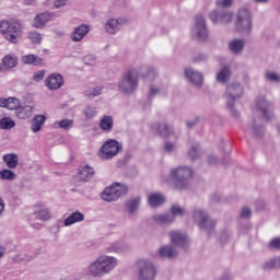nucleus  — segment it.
<instances>
[{"instance_id": "35", "label": "nucleus", "mask_w": 280, "mask_h": 280, "mask_svg": "<svg viewBox=\"0 0 280 280\" xmlns=\"http://www.w3.org/2000/svg\"><path fill=\"white\" fill-rule=\"evenodd\" d=\"M139 73L142 78H147L148 80H154V78H156V69L150 66L140 67Z\"/></svg>"}, {"instance_id": "62", "label": "nucleus", "mask_w": 280, "mask_h": 280, "mask_svg": "<svg viewBox=\"0 0 280 280\" xmlns=\"http://www.w3.org/2000/svg\"><path fill=\"white\" fill-rule=\"evenodd\" d=\"M4 209H5V202H3V199L0 198V215L1 213H3Z\"/></svg>"}, {"instance_id": "33", "label": "nucleus", "mask_w": 280, "mask_h": 280, "mask_svg": "<svg viewBox=\"0 0 280 280\" xmlns=\"http://www.w3.org/2000/svg\"><path fill=\"white\" fill-rule=\"evenodd\" d=\"M84 214L80 211L72 212L67 219H65L63 224L65 226H71L72 224H75L77 222H83Z\"/></svg>"}, {"instance_id": "44", "label": "nucleus", "mask_w": 280, "mask_h": 280, "mask_svg": "<svg viewBox=\"0 0 280 280\" xmlns=\"http://www.w3.org/2000/svg\"><path fill=\"white\" fill-rule=\"evenodd\" d=\"M55 124L58 128H61V130H71V128H73V119H62Z\"/></svg>"}, {"instance_id": "29", "label": "nucleus", "mask_w": 280, "mask_h": 280, "mask_svg": "<svg viewBox=\"0 0 280 280\" xmlns=\"http://www.w3.org/2000/svg\"><path fill=\"white\" fill-rule=\"evenodd\" d=\"M248 132L249 135H252V137H256V138H261L264 137V126H261V124H259V121L257 120H253L252 125L248 127Z\"/></svg>"}, {"instance_id": "12", "label": "nucleus", "mask_w": 280, "mask_h": 280, "mask_svg": "<svg viewBox=\"0 0 280 280\" xmlns=\"http://www.w3.org/2000/svg\"><path fill=\"white\" fill-rule=\"evenodd\" d=\"M192 36L197 37L198 40H207L209 32L207 31V20L205 15L197 14L195 16V25L191 28Z\"/></svg>"}, {"instance_id": "37", "label": "nucleus", "mask_w": 280, "mask_h": 280, "mask_svg": "<svg viewBox=\"0 0 280 280\" xmlns=\"http://www.w3.org/2000/svg\"><path fill=\"white\" fill-rule=\"evenodd\" d=\"M229 80H231V69H229V67H223L217 74V82H220V84H226Z\"/></svg>"}, {"instance_id": "40", "label": "nucleus", "mask_w": 280, "mask_h": 280, "mask_svg": "<svg viewBox=\"0 0 280 280\" xmlns=\"http://www.w3.org/2000/svg\"><path fill=\"white\" fill-rule=\"evenodd\" d=\"M2 65L7 69H14V67H16V65H19V58H16L15 56L7 55L2 59Z\"/></svg>"}, {"instance_id": "24", "label": "nucleus", "mask_w": 280, "mask_h": 280, "mask_svg": "<svg viewBox=\"0 0 280 280\" xmlns=\"http://www.w3.org/2000/svg\"><path fill=\"white\" fill-rule=\"evenodd\" d=\"M2 161L9 170H16L19 167V155L16 153L4 154Z\"/></svg>"}, {"instance_id": "14", "label": "nucleus", "mask_w": 280, "mask_h": 280, "mask_svg": "<svg viewBox=\"0 0 280 280\" xmlns=\"http://www.w3.org/2000/svg\"><path fill=\"white\" fill-rule=\"evenodd\" d=\"M126 23H128V19L126 18L110 19L105 23V31L107 34L115 35L121 30L122 25H126Z\"/></svg>"}, {"instance_id": "22", "label": "nucleus", "mask_w": 280, "mask_h": 280, "mask_svg": "<svg viewBox=\"0 0 280 280\" xmlns=\"http://www.w3.org/2000/svg\"><path fill=\"white\" fill-rule=\"evenodd\" d=\"M35 208L36 210L34 211V215L36 220H42V222H45L51 219V212L49 211V208L40 205L35 206Z\"/></svg>"}, {"instance_id": "32", "label": "nucleus", "mask_w": 280, "mask_h": 280, "mask_svg": "<svg viewBox=\"0 0 280 280\" xmlns=\"http://www.w3.org/2000/svg\"><path fill=\"white\" fill-rule=\"evenodd\" d=\"M45 121H47V117L45 115H35L32 119L31 130L33 132H40Z\"/></svg>"}, {"instance_id": "9", "label": "nucleus", "mask_w": 280, "mask_h": 280, "mask_svg": "<svg viewBox=\"0 0 280 280\" xmlns=\"http://www.w3.org/2000/svg\"><path fill=\"white\" fill-rule=\"evenodd\" d=\"M124 150V147L119 141L115 139L107 140L100 150V156L104 161H110V159H115L119 152Z\"/></svg>"}, {"instance_id": "50", "label": "nucleus", "mask_w": 280, "mask_h": 280, "mask_svg": "<svg viewBox=\"0 0 280 280\" xmlns=\"http://www.w3.org/2000/svg\"><path fill=\"white\" fill-rule=\"evenodd\" d=\"M233 5V0H218L217 1V8L223 9L224 8H231Z\"/></svg>"}, {"instance_id": "3", "label": "nucleus", "mask_w": 280, "mask_h": 280, "mask_svg": "<svg viewBox=\"0 0 280 280\" xmlns=\"http://www.w3.org/2000/svg\"><path fill=\"white\" fill-rule=\"evenodd\" d=\"M0 34L5 40H9V43L16 45L21 40V36H23V28L19 21L2 20L0 22Z\"/></svg>"}, {"instance_id": "39", "label": "nucleus", "mask_w": 280, "mask_h": 280, "mask_svg": "<svg viewBox=\"0 0 280 280\" xmlns=\"http://www.w3.org/2000/svg\"><path fill=\"white\" fill-rule=\"evenodd\" d=\"M202 151L200 150V144L198 143L192 144L187 153V156L190 159V161H196L200 159Z\"/></svg>"}, {"instance_id": "38", "label": "nucleus", "mask_w": 280, "mask_h": 280, "mask_svg": "<svg viewBox=\"0 0 280 280\" xmlns=\"http://www.w3.org/2000/svg\"><path fill=\"white\" fill-rule=\"evenodd\" d=\"M262 270H277L280 268V256L271 258L261 265Z\"/></svg>"}, {"instance_id": "2", "label": "nucleus", "mask_w": 280, "mask_h": 280, "mask_svg": "<svg viewBox=\"0 0 280 280\" xmlns=\"http://www.w3.org/2000/svg\"><path fill=\"white\" fill-rule=\"evenodd\" d=\"M194 177V170L189 166H177L170 172V180L173 183V187L182 191L189 187V182Z\"/></svg>"}, {"instance_id": "23", "label": "nucleus", "mask_w": 280, "mask_h": 280, "mask_svg": "<svg viewBox=\"0 0 280 280\" xmlns=\"http://www.w3.org/2000/svg\"><path fill=\"white\" fill-rule=\"evenodd\" d=\"M152 130L158 132L161 137H170V133L173 132L172 127L167 122H155L152 125Z\"/></svg>"}, {"instance_id": "57", "label": "nucleus", "mask_w": 280, "mask_h": 280, "mask_svg": "<svg viewBox=\"0 0 280 280\" xmlns=\"http://www.w3.org/2000/svg\"><path fill=\"white\" fill-rule=\"evenodd\" d=\"M205 60H207V55L205 54H198L192 59L194 62H205Z\"/></svg>"}, {"instance_id": "19", "label": "nucleus", "mask_w": 280, "mask_h": 280, "mask_svg": "<svg viewBox=\"0 0 280 280\" xmlns=\"http://www.w3.org/2000/svg\"><path fill=\"white\" fill-rule=\"evenodd\" d=\"M159 255L163 259H174L178 257V249L174 245H166L160 248Z\"/></svg>"}, {"instance_id": "10", "label": "nucleus", "mask_w": 280, "mask_h": 280, "mask_svg": "<svg viewBox=\"0 0 280 280\" xmlns=\"http://www.w3.org/2000/svg\"><path fill=\"white\" fill-rule=\"evenodd\" d=\"M126 194H128V187L116 184V186L105 188L102 194V199L105 202H115L116 200H119L121 196H126Z\"/></svg>"}, {"instance_id": "13", "label": "nucleus", "mask_w": 280, "mask_h": 280, "mask_svg": "<svg viewBox=\"0 0 280 280\" xmlns=\"http://www.w3.org/2000/svg\"><path fill=\"white\" fill-rule=\"evenodd\" d=\"M256 108L259 110V113H261L264 119L267 121H270L272 117H275V114H272V103L266 101V97L264 96H260L256 100Z\"/></svg>"}, {"instance_id": "28", "label": "nucleus", "mask_w": 280, "mask_h": 280, "mask_svg": "<svg viewBox=\"0 0 280 280\" xmlns=\"http://www.w3.org/2000/svg\"><path fill=\"white\" fill-rule=\"evenodd\" d=\"M148 202L150 207H152L153 209H156V207H161V205L165 202V196H163L160 192H152L148 197Z\"/></svg>"}, {"instance_id": "7", "label": "nucleus", "mask_w": 280, "mask_h": 280, "mask_svg": "<svg viewBox=\"0 0 280 280\" xmlns=\"http://www.w3.org/2000/svg\"><path fill=\"white\" fill-rule=\"evenodd\" d=\"M192 218L199 229L207 231L208 235L213 233L215 229V221L209 218V212L202 209H196L192 212Z\"/></svg>"}, {"instance_id": "18", "label": "nucleus", "mask_w": 280, "mask_h": 280, "mask_svg": "<svg viewBox=\"0 0 280 280\" xmlns=\"http://www.w3.org/2000/svg\"><path fill=\"white\" fill-rule=\"evenodd\" d=\"M185 77L190 82V84H192V86H202V73L194 70V68H186Z\"/></svg>"}, {"instance_id": "41", "label": "nucleus", "mask_w": 280, "mask_h": 280, "mask_svg": "<svg viewBox=\"0 0 280 280\" xmlns=\"http://www.w3.org/2000/svg\"><path fill=\"white\" fill-rule=\"evenodd\" d=\"M14 126H16V122H14L10 117H3L0 119V130H12Z\"/></svg>"}, {"instance_id": "42", "label": "nucleus", "mask_w": 280, "mask_h": 280, "mask_svg": "<svg viewBox=\"0 0 280 280\" xmlns=\"http://www.w3.org/2000/svg\"><path fill=\"white\" fill-rule=\"evenodd\" d=\"M0 178L1 180H16V174L10 168H4L0 171Z\"/></svg>"}, {"instance_id": "58", "label": "nucleus", "mask_w": 280, "mask_h": 280, "mask_svg": "<svg viewBox=\"0 0 280 280\" xmlns=\"http://www.w3.org/2000/svg\"><path fill=\"white\" fill-rule=\"evenodd\" d=\"M164 150L165 152H174V150H176V144L172 142H165Z\"/></svg>"}, {"instance_id": "46", "label": "nucleus", "mask_w": 280, "mask_h": 280, "mask_svg": "<svg viewBox=\"0 0 280 280\" xmlns=\"http://www.w3.org/2000/svg\"><path fill=\"white\" fill-rule=\"evenodd\" d=\"M171 215H173V218H176V215H178L179 218H183V215H185V208L178 206V205H173L171 207Z\"/></svg>"}, {"instance_id": "25", "label": "nucleus", "mask_w": 280, "mask_h": 280, "mask_svg": "<svg viewBox=\"0 0 280 280\" xmlns=\"http://www.w3.org/2000/svg\"><path fill=\"white\" fill-rule=\"evenodd\" d=\"M22 62H24V65H33V67H43L45 65V59L38 57V55H24L22 57Z\"/></svg>"}, {"instance_id": "31", "label": "nucleus", "mask_w": 280, "mask_h": 280, "mask_svg": "<svg viewBox=\"0 0 280 280\" xmlns=\"http://www.w3.org/2000/svg\"><path fill=\"white\" fill-rule=\"evenodd\" d=\"M113 126H115V120L113 116H103L100 121V128L103 132H113Z\"/></svg>"}, {"instance_id": "30", "label": "nucleus", "mask_w": 280, "mask_h": 280, "mask_svg": "<svg viewBox=\"0 0 280 280\" xmlns=\"http://www.w3.org/2000/svg\"><path fill=\"white\" fill-rule=\"evenodd\" d=\"M245 43L244 39H232L229 43V49L232 54H235L238 56V54H242L244 51Z\"/></svg>"}, {"instance_id": "43", "label": "nucleus", "mask_w": 280, "mask_h": 280, "mask_svg": "<svg viewBox=\"0 0 280 280\" xmlns=\"http://www.w3.org/2000/svg\"><path fill=\"white\" fill-rule=\"evenodd\" d=\"M98 95H102V86H96V88H89L88 90L84 91V96L85 97H97Z\"/></svg>"}, {"instance_id": "26", "label": "nucleus", "mask_w": 280, "mask_h": 280, "mask_svg": "<svg viewBox=\"0 0 280 280\" xmlns=\"http://www.w3.org/2000/svg\"><path fill=\"white\" fill-rule=\"evenodd\" d=\"M141 207V197H133L126 202V209L129 215H135Z\"/></svg>"}, {"instance_id": "16", "label": "nucleus", "mask_w": 280, "mask_h": 280, "mask_svg": "<svg viewBox=\"0 0 280 280\" xmlns=\"http://www.w3.org/2000/svg\"><path fill=\"white\" fill-rule=\"evenodd\" d=\"M89 32H91V28L86 24H81L77 26L70 35L71 42L82 43V40L85 38Z\"/></svg>"}, {"instance_id": "48", "label": "nucleus", "mask_w": 280, "mask_h": 280, "mask_svg": "<svg viewBox=\"0 0 280 280\" xmlns=\"http://www.w3.org/2000/svg\"><path fill=\"white\" fill-rule=\"evenodd\" d=\"M28 38L30 40H32V43L40 45V42L43 40V35H40L38 32H31L28 34Z\"/></svg>"}, {"instance_id": "5", "label": "nucleus", "mask_w": 280, "mask_h": 280, "mask_svg": "<svg viewBox=\"0 0 280 280\" xmlns=\"http://www.w3.org/2000/svg\"><path fill=\"white\" fill-rule=\"evenodd\" d=\"M139 88V72L137 70H127L118 82V89L126 95H132Z\"/></svg>"}, {"instance_id": "64", "label": "nucleus", "mask_w": 280, "mask_h": 280, "mask_svg": "<svg viewBox=\"0 0 280 280\" xmlns=\"http://www.w3.org/2000/svg\"><path fill=\"white\" fill-rule=\"evenodd\" d=\"M222 280H231V277L225 276V277H223V279H222Z\"/></svg>"}, {"instance_id": "55", "label": "nucleus", "mask_w": 280, "mask_h": 280, "mask_svg": "<svg viewBox=\"0 0 280 280\" xmlns=\"http://www.w3.org/2000/svg\"><path fill=\"white\" fill-rule=\"evenodd\" d=\"M19 261H32L34 259V256L27 255V254H21L18 256Z\"/></svg>"}, {"instance_id": "61", "label": "nucleus", "mask_w": 280, "mask_h": 280, "mask_svg": "<svg viewBox=\"0 0 280 280\" xmlns=\"http://www.w3.org/2000/svg\"><path fill=\"white\" fill-rule=\"evenodd\" d=\"M196 124H198V118L186 121L187 128H194V126H196Z\"/></svg>"}, {"instance_id": "51", "label": "nucleus", "mask_w": 280, "mask_h": 280, "mask_svg": "<svg viewBox=\"0 0 280 280\" xmlns=\"http://www.w3.org/2000/svg\"><path fill=\"white\" fill-rule=\"evenodd\" d=\"M34 82H40L45 80V70H39L33 74Z\"/></svg>"}, {"instance_id": "52", "label": "nucleus", "mask_w": 280, "mask_h": 280, "mask_svg": "<svg viewBox=\"0 0 280 280\" xmlns=\"http://www.w3.org/2000/svg\"><path fill=\"white\" fill-rule=\"evenodd\" d=\"M266 79L269 80V82H280V77L279 74L275 72H268L266 74Z\"/></svg>"}, {"instance_id": "60", "label": "nucleus", "mask_w": 280, "mask_h": 280, "mask_svg": "<svg viewBox=\"0 0 280 280\" xmlns=\"http://www.w3.org/2000/svg\"><path fill=\"white\" fill-rule=\"evenodd\" d=\"M218 163V156L210 154L208 155V165H215Z\"/></svg>"}, {"instance_id": "47", "label": "nucleus", "mask_w": 280, "mask_h": 280, "mask_svg": "<svg viewBox=\"0 0 280 280\" xmlns=\"http://www.w3.org/2000/svg\"><path fill=\"white\" fill-rule=\"evenodd\" d=\"M107 253H121L124 250V245L119 242H115L106 248Z\"/></svg>"}, {"instance_id": "1", "label": "nucleus", "mask_w": 280, "mask_h": 280, "mask_svg": "<svg viewBox=\"0 0 280 280\" xmlns=\"http://www.w3.org/2000/svg\"><path fill=\"white\" fill-rule=\"evenodd\" d=\"M117 268V258L113 256H100L88 267V275L94 278L106 277Z\"/></svg>"}, {"instance_id": "17", "label": "nucleus", "mask_w": 280, "mask_h": 280, "mask_svg": "<svg viewBox=\"0 0 280 280\" xmlns=\"http://www.w3.org/2000/svg\"><path fill=\"white\" fill-rule=\"evenodd\" d=\"M46 86L49 91H58L65 84V79L60 73H52L46 79Z\"/></svg>"}, {"instance_id": "4", "label": "nucleus", "mask_w": 280, "mask_h": 280, "mask_svg": "<svg viewBox=\"0 0 280 280\" xmlns=\"http://www.w3.org/2000/svg\"><path fill=\"white\" fill-rule=\"evenodd\" d=\"M242 95H244V88H242V84L231 83L228 85L225 90L226 108L235 119L240 117V113L235 109V102L242 98Z\"/></svg>"}, {"instance_id": "27", "label": "nucleus", "mask_w": 280, "mask_h": 280, "mask_svg": "<svg viewBox=\"0 0 280 280\" xmlns=\"http://www.w3.org/2000/svg\"><path fill=\"white\" fill-rule=\"evenodd\" d=\"M32 113H34V107L31 105H20L15 110V116L18 119H30V117H32Z\"/></svg>"}, {"instance_id": "56", "label": "nucleus", "mask_w": 280, "mask_h": 280, "mask_svg": "<svg viewBox=\"0 0 280 280\" xmlns=\"http://www.w3.org/2000/svg\"><path fill=\"white\" fill-rule=\"evenodd\" d=\"M83 60L85 65H90V66L95 65V57L93 55L85 56Z\"/></svg>"}, {"instance_id": "54", "label": "nucleus", "mask_w": 280, "mask_h": 280, "mask_svg": "<svg viewBox=\"0 0 280 280\" xmlns=\"http://www.w3.org/2000/svg\"><path fill=\"white\" fill-rule=\"evenodd\" d=\"M250 215H253V212L250 211V209L248 207H244L241 210V218H250Z\"/></svg>"}, {"instance_id": "15", "label": "nucleus", "mask_w": 280, "mask_h": 280, "mask_svg": "<svg viewBox=\"0 0 280 280\" xmlns=\"http://www.w3.org/2000/svg\"><path fill=\"white\" fill-rule=\"evenodd\" d=\"M170 237L173 246H177L178 248H187L189 244V240L187 235L179 231L170 232Z\"/></svg>"}, {"instance_id": "6", "label": "nucleus", "mask_w": 280, "mask_h": 280, "mask_svg": "<svg viewBox=\"0 0 280 280\" xmlns=\"http://www.w3.org/2000/svg\"><path fill=\"white\" fill-rule=\"evenodd\" d=\"M236 30L244 34H250L253 30V13L247 8H242L236 14Z\"/></svg>"}, {"instance_id": "36", "label": "nucleus", "mask_w": 280, "mask_h": 280, "mask_svg": "<svg viewBox=\"0 0 280 280\" xmlns=\"http://www.w3.org/2000/svg\"><path fill=\"white\" fill-rule=\"evenodd\" d=\"M47 23H49V14L39 13L38 15L35 16L33 26L40 28V27H45V25H47Z\"/></svg>"}, {"instance_id": "21", "label": "nucleus", "mask_w": 280, "mask_h": 280, "mask_svg": "<svg viewBox=\"0 0 280 280\" xmlns=\"http://www.w3.org/2000/svg\"><path fill=\"white\" fill-rule=\"evenodd\" d=\"M21 106V101L16 97L0 98V107L8 110H15Z\"/></svg>"}, {"instance_id": "53", "label": "nucleus", "mask_w": 280, "mask_h": 280, "mask_svg": "<svg viewBox=\"0 0 280 280\" xmlns=\"http://www.w3.org/2000/svg\"><path fill=\"white\" fill-rule=\"evenodd\" d=\"M160 90L159 88H155L154 85H150L149 88V100H152V97H156L159 95Z\"/></svg>"}, {"instance_id": "63", "label": "nucleus", "mask_w": 280, "mask_h": 280, "mask_svg": "<svg viewBox=\"0 0 280 280\" xmlns=\"http://www.w3.org/2000/svg\"><path fill=\"white\" fill-rule=\"evenodd\" d=\"M3 255H5V248L0 247V259L3 257Z\"/></svg>"}, {"instance_id": "11", "label": "nucleus", "mask_w": 280, "mask_h": 280, "mask_svg": "<svg viewBox=\"0 0 280 280\" xmlns=\"http://www.w3.org/2000/svg\"><path fill=\"white\" fill-rule=\"evenodd\" d=\"M209 19L214 25H226L233 21V13L226 9H218L212 10L209 13Z\"/></svg>"}, {"instance_id": "59", "label": "nucleus", "mask_w": 280, "mask_h": 280, "mask_svg": "<svg viewBox=\"0 0 280 280\" xmlns=\"http://www.w3.org/2000/svg\"><path fill=\"white\" fill-rule=\"evenodd\" d=\"M67 3H69V0H55L54 7L57 9L65 8V5H67Z\"/></svg>"}, {"instance_id": "45", "label": "nucleus", "mask_w": 280, "mask_h": 280, "mask_svg": "<svg viewBox=\"0 0 280 280\" xmlns=\"http://www.w3.org/2000/svg\"><path fill=\"white\" fill-rule=\"evenodd\" d=\"M83 115L86 119H93V117L97 115V109L95 108V106L88 105L83 110Z\"/></svg>"}, {"instance_id": "34", "label": "nucleus", "mask_w": 280, "mask_h": 280, "mask_svg": "<svg viewBox=\"0 0 280 280\" xmlns=\"http://www.w3.org/2000/svg\"><path fill=\"white\" fill-rule=\"evenodd\" d=\"M152 218L158 224H172V222L176 221V218L170 213L154 214Z\"/></svg>"}, {"instance_id": "49", "label": "nucleus", "mask_w": 280, "mask_h": 280, "mask_svg": "<svg viewBox=\"0 0 280 280\" xmlns=\"http://www.w3.org/2000/svg\"><path fill=\"white\" fill-rule=\"evenodd\" d=\"M269 250H280V237H276L268 244Z\"/></svg>"}, {"instance_id": "20", "label": "nucleus", "mask_w": 280, "mask_h": 280, "mask_svg": "<svg viewBox=\"0 0 280 280\" xmlns=\"http://www.w3.org/2000/svg\"><path fill=\"white\" fill-rule=\"evenodd\" d=\"M93 176H95V170L90 165L79 167L78 177L80 180H83V183H89V179L93 178Z\"/></svg>"}, {"instance_id": "8", "label": "nucleus", "mask_w": 280, "mask_h": 280, "mask_svg": "<svg viewBox=\"0 0 280 280\" xmlns=\"http://www.w3.org/2000/svg\"><path fill=\"white\" fill-rule=\"evenodd\" d=\"M138 279L139 280H154L156 279V266L152 260L141 259L137 262Z\"/></svg>"}]
</instances>
